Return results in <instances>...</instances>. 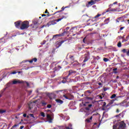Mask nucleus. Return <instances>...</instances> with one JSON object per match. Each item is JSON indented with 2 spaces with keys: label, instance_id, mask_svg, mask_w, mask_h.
I'll return each instance as SVG.
<instances>
[{
  "label": "nucleus",
  "instance_id": "nucleus-35",
  "mask_svg": "<svg viewBox=\"0 0 129 129\" xmlns=\"http://www.w3.org/2000/svg\"><path fill=\"white\" fill-rule=\"evenodd\" d=\"M100 16H101V15L100 14H98L97 15H96L94 17L95 19H96L97 18H99V17H100Z\"/></svg>",
  "mask_w": 129,
  "mask_h": 129
},
{
  "label": "nucleus",
  "instance_id": "nucleus-3",
  "mask_svg": "<svg viewBox=\"0 0 129 129\" xmlns=\"http://www.w3.org/2000/svg\"><path fill=\"white\" fill-rule=\"evenodd\" d=\"M67 17L62 16V17H61L60 18L49 21L47 23V25L48 26V27H50V26H52L53 25H56V24H57L56 22H60V21H62L63 19H67Z\"/></svg>",
  "mask_w": 129,
  "mask_h": 129
},
{
  "label": "nucleus",
  "instance_id": "nucleus-6",
  "mask_svg": "<svg viewBox=\"0 0 129 129\" xmlns=\"http://www.w3.org/2000/svg\"><path fill=\"white\" fill-rule=\"evenodd\" d=\"M66 34H67V31H64L63 32L59 34H56L53 36L52 40H56V39H59L61 37H63Z\"/></svg>",
  "mask_w": 129,
  "mask_h": 129
},
{
  "label": "nucleus",
  "instance_id": "nucleus-25",
  "mask_svg": "<svg viewBox=\"0 0 129 129\" xmlns=\"http://www.w3.org/2000/svg\"><path fill=\"white\" fill-rule=\"evenodd\" d=\"M68 97L69 98H72L71 100H73V99H74V96L70 94V95H68Z\"/></svg>",
  "mask_w": 129,
  "mask_h": 129
},
{
  "label": "nucleus",
  "instance_id": "nucleus-64",
  "mask_svg": "<svg viewBox=\"0 0 129 129\" xmlns=\"http://www.w3.org/2000/svg\"><path fill=\"white\" fill-rule=\"evenodd\" d=\"M24 126H20V129H23V128H24Z\"/></svg>",
  "mask_w": 129,
  "mask_h": 129
},
{
  "label": "nucleus",
  "instance_id": "nucleus-53",
  "mask_svg": "<svg viewBox=\"0 0 129 129\" xmlns=\"http://www.w3.org/2000/svg\"><path fill=\"white\" fill-rule=\"evenodd\" d=\"M33 24H34V25H37V24H38V22H37V21H34V22H33Z\"/></svg>",
  "mask_w": 129,
  "mask_h": 129
},
{
  "label": "nucleus",
  "instance_id": "nucleus-41",
  "mask_svg": "<svg viewBox=\"0 0 129 129\" xmlns=\"http://www.w3.org/2000/svg\"><path fill=\"white\" fill-rule=\"evenodd\" d=\"M66 8H68V7H62L61 8V10H60V11H61V12H63V11H64V10H65V9H66Z\"/></svg>",
  "mask_w": 129,
  "mask_h": 129
},
{
  "label": "nucleus",
  "instance_id": "nucleus-27",
  "mask_svg": "<svg viewBox=\"0 0 129 129\" xmlns=\"http://www.w3.org/2000/svg\"><path fill=\"white\" fill-rule=\"evenodd\" d=\"M117 46L118 48H120V47H121V42L120 41H119Z\"/></svg>",
  "mask_w": 129,
  "mask_h": 129
},
{
  "label": "nucleus",
  "instance_id": "nucleus-9",
  "mask_svg": "<svg viewBox=\"0 0 129 129\" xmlns=\"http://www.w3.org/2000/svg\"><path fill=\"white\" fill-rule=\"evenodd\" d=\"M92 92H93L90 90H87L85 92L84 95L85 96H90V94H91Z\"/></svg>",
  "mask_w": 129,
  "mask_h": 129
},
{
  "label": "nucleus",
  "instance_id": "nucleus-31",
  "mask_svg": "<svg viewBox=\"0 0 129 129\" xmlns=\"http://www.w3.org/2000/svg\"><path fill=\"white\" fill-rule=\"evenodd\" d=\"M67 82V80L65 79H63V80L61 81V83L65 84Z\"/></svg>",
  "mask_w": 129,
  "mask_h": 129
},
{
  "label": "nucleus",
  "instance_id": "nucleus-57",
  "mask_svg": "<svg viewBox=\"0 0 129 129\" xmlns=\"http://www.w3.org/2000/svg\"><path fill=\"white\" fill-rule=\"evenodd\" d=\"M69 126L70 127H72V124L69 123Z\"/></svg>",
  "mask_w": 129,
  "mask_h": 129
},
{
  "label": "nucleus",
  "instance_id": "nucleus-52",
  "mask_svg": "<svg viewBox=\"0 0 129 129\" xmlns=\"http://www.w3.org/2000/svg\"><path fill=\"white\" fill-rule=\"evenodd\" d=\"M11 74H17V72L14 71V72L11 73Z\"/></svg>",
  "mask_w": 129,
  "mask_h": 129
},
{
  "label": "nucleus",
  "instance_id": "nucleus-47",
  "mask_svg": "<svg viewBox=\"0 0 129 129\" xmlns=\"http://www.w3.org/2000/svg\"><path fill=\"white\" fill-rule=\"evenodd\" d=\"M108 88H103V90L104 91H106V90H108Z\"/></svg>",
  "mask_w": 129,
  "mask_h": 129
},
{
  "label": "nucleus",
  "instance_id": "nucleus-29",
  "mask_svg": "<svg viewBox=\"0 0 129 129\" xmlns=\"http://www.w3.org/2000/svg\"><path fill=\"white\" fill-rule=\"evenodd\" d=\"M7 111L6 110H0V113L3 114V113H5Z\"/></svg>",
  "mask_w": 129,
  "mask_h": 129
},
{
  "label": "nucleus",
  "instance_id": "nucleus-12",
  "mask_svg": "<svg viewBox=\"0 0 129 129\" xmlns=\"http://www.w3.org/2000/svg\"><path fill=\"white\" fill-rule=\"evenodd\" d=\"M96 1L98 0H91V2H89L88 3V6H93L96 4Z\"/></svg>",
  "mask_w": 129,
  "mask_h": 129
},
{
  "label": "nucleus",
  "instance_id": "nucleus-1",
  "mask_svg": "<svg viewBox=\"0 0 129 129\" xmlns=\"http://www.w3.org/2000/svg\"><path fill=\"white\" fill-rule=\"evenodd\" d=\"M114 5H117V2H115L113 4L109 5L108 6L109 8L103 13V15L109 12H122V11L125 9V6H124V5L121 6L122 9H120V8H114Z\"/></svg>",
  "mask_w": 129,
  "mask_h": 129
},
{
  "label": "nucleus",
  "instance_id": "nucleus-54",
  "mask_svg": "<svg viewBox=\"0 0 129 129\" xmlns=\"http://www.w3.org/2000/svg\"><path fill=\"white\" fill-rule=\"evenodd\" d=\"M103 97H104V96H103V97H102V96H101V95H100V96H99V98H100V99H102V98H103Z\"/></svg>",
  "mask_w": 129,
  "mask_h": 129
},
{
  "label": "nucleus",
  "instance_id": "nucleus-19",
  "mask_svg": "<svg viewBox=\"0 0 129 129\" xmlns=\"http://www.w3.org/2000/svg\"><path fill=\"white\" fill-rule=\"evenodd\" d=\"M55 71H57V70H60V69H62V67L60 66H57L54 68Z\"/></svg>",
  "mask_w": 129,
  "mask_h": 129
},
{
  "label": "nucleus",
  "instance_id": "nucleus-39",
  "mask_svg": "<svg viewBox=\"0 0 129 129\" xmlns=\"http://www.w3.org/2000/svg\"><path fill=\"white\" fill-rule=\"evenodd\" d=\"M69 77V75L66 76L65 77L62 78V79H66V80H67L68 79V78Z\"/></svg>",
  "mask_w": 129,
  "mask_h": 129
},
{
  "label": "nucleus",
  "instance_id": "nucleus-13",
  "mask_svg": "<svg viewBox=\"0 0 129 129\" xmlns=\"http://www.w3.org/2000/svg\"><path fill=\"white\" fill-rule=\"evenodd\" d=\"M76 73V71H74L72 70L69 71V76H73V75Z\"/></svg>",
  "mask_w": 129,
  "mask_h": 129
},
{
  "label": "nucleus",
  "instance_id": "nucleus-56",
  "mask_svg": "<svg viewBox=\"0 0 129 129\" xmlns=\"http://www.w3.org/2000/svg\"><path fill=\"white\" fill-rule=\"evenodd\" d=\"M124 27H120V31H121V30H123V29H124Z\"/></svg>",
  "mask_w": 129,
  "mask_h": 129
},
{
  "label": "nucleus",
  "instance_id": "nucleus-18",
  "mask_svg": "<svg viewBox=\"0 0 129 129\" xmlns=\"http://www.w3.org/2000/svg\"><path fill=\"white\" fill-rule=\"evenodd\" d=\"M92 119V116H91V117H90V118H87V119L85 120V121H86V122L89 123V122H91Z\"/></svg>",
  "mask_w": 129,
  "mask_h": 129
},
{
  "label": "nucleus",
  "instance_id": "nucleus-4",
  "mask_svg": "<svg viewBox=\"0 0 129 129\" xmlns=\"http://www.w3.org/2000/svg\"><path fill=\"white\" fill-rule=\"evenodd\" d=\"M30 27V23L28 21H25L21 23V30H27Z\"/></svg>",
  "mask_w": 129,
  "mask_h": 129
},
{
  "label": "nucleus",
  "instance_id": "nucleus-59",
  "mask_svg": "<svg viewBox=\"0 0 129 129\" xmlns=\"http://www.w3.org/2000/svg\"><path fill=\"white\" fill-rule=\"evenodd\" d=\"M26 83L27 84V86L28 87L30 86V84H29V83H28V82H26Z\"/></svg>",
  "mask_w": 129,
  "mask_h": 129
},
{
  "label": "nucleus",
  "instance_id": "nucleus-40",
  "mask_svg": "<svg viewBox=\"0 0 129 129\" xmlns=\"http://www.w3.org/2000/svg\"><path fill=\"white\" fill-rule=\"evenodd\" d=\"M46 44V40H43V42L41 43V45H45Z\"/></svg>",
  "mask_w": 129,
  "mask_h": 129
},
{
  "label": "nucleus",
  "instance_id": "nucleus-16",
  "mask_svg": "<svg viewBox=\"0 0 129 129\" xmlns=\"http://www.w3.org/2000/svg\"><path fill=\"white\" fill-rule=\"evenodd\" d=\"M12 83L13 84H18L22 83V82H21L20 80H14L13 81Z\"/></svg>",
  "mask_w": 129,
  "mask_h": 129
},
{
  "label": "nucleus",
  "instance_id": "nucleus-42",
  "mask_svg": "<svg viewBox=\"0 0 129 129\" xmlns=\"http://www.w3.org/2000/svg\"><path fill=\"white\" fill-rule=\"evenodd\" d=\"M61 12H62V11H61V10L56 11L54 13H53V15H56V14H57V13H61Z\"/></svg>",
  "mask_w": 129,
  "mask_h": 129
},
{
  "label": "nucleus",
  "instance_id": "nucleus-61",
  "mask_svg": "<svg viewBox=\"0 0 129 129\" xmlns=\"http://www.w3.org/2000/svg\"><path fill=\"white\" fill-rule=\"evenodd\" d=\"M117 70V68H114L113 69V71H116Z\"/></svg>",
  "mask_w": 129,
  "mask_h": 129
},
{
  "label": "nucleus",
  "instance_id": "nucleus-50",
  "mask_svg": "<svg viewBox=\"0 0 129 129\" xmlns=\"http://www.w3.org/2000/svg\"><path fill=\"white\" fill-rule=\"evenodd\" d=\"M46 16L47 17H51V16H54V15H53V14H47V15H46Z\"/></svg>",
  "mask_w": 129,
  "mask_h": 129
},
{
  "label": "nucleus",
  "instance_id": "nucleus-55",
  "mask_svg": "<svg viewBox=\"0 0 129 129\" xmlns=\"http://www.w3.org/2000/svg\"><path fill=\"white\" fill-rule=\"evenodd\" d=\"M48 13V10L46 9L45 11L44 12V13H43V14H47Z\"/></svg>",
  "mask_w": 129,
  "mask_h": 129
},
{
  "label": "nucleus",
  "instance_id": "nucleus-20",
  "mask_svg": "<svg viewBox=\"0 0 129 129\" xmlns=\"http://www.w3.org/2000/svg\"><path fill=\"white\" fill-rule=\"evenodd\" d=\"M56 102H57L59 104H62L63 103V101L60 99H56L55 100Z\"/></svg>",
  "mask_w": 129,
  "mask_h": 129
},
{
  "label": "nucleus",
  "instance_id": "nucleus-2",
  "mask_svg": "<svg viewBox=\"0 0 129 129\" xmlns=\"http://www.w3.org/2000/svg\"><path fill=\"white\" fill-rule=\"evenodd\" d=\"M126 124L123 121L120 122L116 123L115 125L113 126V129H124L125 128Z\"/></svg>",
  "mask_w": 129,
  "mask_h": 129
},
{
  "label": "nucleus",
  "instance_id": "nucleus-58",
  "mask_svg": "<svg viewBox=\"0 0 129 129\" xmlns=\"http://www.w3.org/2000/svg\"><path fill=\"white\" fill-rule=\"evenodd\" d=\"M23 116H24V117H27V114L26 113H24L23 114Z\"/></svg>",
  "mask_w": 129,
  "mask_h": 129
},
{
  "label": "nucleus",
  "instance_id": "nucleus-38",
  "mask_svg": "<svg viewBox=\"0 0 129 129\" xmlns=\"http://www.w3.org/2000/svg\"><path fill=\"white\" fill-rule=\"evenodd\" d=\"M78 65H80V63H79V62H77L76 63H74V64H73V66H78Z\"/></svg>",
  "mask_w": 129,
  "mask_h": 129
},
{
  "label": "nucleus",
  "instance_id": "nucleus-45",
  "mask_svg": "<svg viewBox=\"0 0 129 129\" xmlns=\"http://www.w3.org/2000/svg\"><path fill=\"white\" fill-rule=\"evenodd\" d=\"M122 52H123V53H126V49H122Z\"/></svg>",
  "mask_w": 129,
  "mask_h": 129
},
{
  "label": "nucleus",
  "instance_id": "nucleus-46",
  "mask_svg": "<svg viewBox=\"0 0 129 129\" xmlns=\"http://www.w3.org/2000/svg\"><path fill=\"white\" fill-rule=\"evenodd\" d=\"M98 84L99 85L100 87H102V83H98Z\"/></svg>",
  "mask_w": 129,
  "mask_h": 129
},
{
  "label": "nucleus",
  "instance_id": "nucleus-21",
  "mask_svg": "<svg viewBox=\"0 0 129 129\" xmlns=\"http://www.w3.org/2000/svg\"><path fill=\"white\" fill-rule=\"evenodd\" d=\"M85 99L87 100H91V101H92L93 100V98L90 97H88V96H86Z\"/></svg>",
  "mask_w": 129,
  "mask_h": 129
},
{
  "label": "nucleus",
  "instance_id": "nucleus-44",
  "mask_svg": "<svg viewBox=\"0 0 129 129\" xmlns=\"http://www.w3.org/2000/svg\"><path fill=\"white\" fill-rule=\"evenodd\" d=\"M52 107V105L51 104L47 105V108H51Z\"/></svg>",
  "mask_w": 129,
  "mask_h": 129
},
{
  "label": "nucleus",
  "instance_id": "nucleus-36",
  "mask_svg": "<svg viewBox=\"0 0 129 129\" xmlns=\"http://www.w3.org/2000/svg\"><path fill=\"white\" fill-rule=\"evenodd\" d=\"M102 106L103 107H104V106H106V102H102Z\"/></svg>",
  "mask_w": 129,
  "mask_h": 129
},
{
  "label": "nucleus",
  "instance_id": "nucleus-49",
  "mask_svg": "<svg viewBox=\"0 0 129 129\" xmlns=\"http://www.w3.org/2000/svg\"><path fill=\"white\" fill-rule=\"evenodd\" d=\"M56 51V48H53L52 51V53H55V51Z\"/></svg>",
  "mask_w": 129,
  "mask_h": 129
},
{
  "label": "nucleus",
  "instance_id": "nucleus-17",
  "mask_svg": "<svg viewBox=\"0 0 129 129\" xmlns=\"http://www.w3.org/2000/svg\"><path fill=\"white\" fill-rule=\"evenodd\" d=\"M38 59L37 58H32L31 60H29V63H33V62H37Z\"/></svg>",
  "mask_w": 129,
  "mask_h": 129
},
{
  "label": "nucleus",
  "instance_id": "nucleus-48",
  "mask_svg": "<svg viewBox=\"0 0 129 129\" xmlns=\"http://www.w3.org/2000/svg\"><path fill=\"white\" fill-rule=\"evenodd\" d=\"M110 105H111L110 103H109L108 104H107V105L106 106V107H108V106H110Z\"/></svg>",
  "mask_w": 129,
  "mask_h": 129
},
{
  "label": "nucleus",
  "instance_id": "nucleus-60",
  "mask_svg": "<svg viewBox=\"0 0 129 129\" xmlns=\"http://www.w3.org/2000/svg\"><path fill=\"white\" fill-rule=\"evenodd\" d=\"M116 112H117V113H118V112H119V109H117L116 110Z\"/></svg>",
  "mask_w": 129,
  "mask_h": 129
},
{
  "label": "nucleus",
  "instance_id": "nucleus-34",
  "mask_svg": "<svg viewBox=\"0 0 129 129\" xmlns=\"http://www.w3.org/2000/svg\"><path fill=\"white\" fill-rule=\"evenodd\" d=\"M114 102V100L112 99V100H111V101L109 102V103L111 105H112V104H113Z\"/></svg>",
  "mask_w": 129,
  "mask_h": 129
},
{
  "label": "nucleus",
  "instance_id": "nucleus-51",
  "mask_svg": "<svg viewBox=\"0 0 129 129\" xmlns=\"http://www.w3.org/2000/svg\"><path fill=\"white\" fill-rule=\"evenodd\" d=\"M66 129H73L72 127H70L69 126H66Z\"/></svg>",
  "mask_w": 129,
  "mask_h": 129
},
{
  "label": "nucleus",
  "instance_id": "nucleus-14",
  "mask_svg": "<svg viewBox=\"0 0 129 129\" xmlns=\"http://www.w3.org/2000/svg\"><path fill=\"white\" fill-rule=\"evenodd\" d=\"M123 115H124V114H123V112H122L120 114L116 115L115 116V117H119V118H123Z\"/></svg>",
  "mask_w": 129,
  "mask_h": 129
},
{
  "label": "nucleus",
  "instance_id": "nucleus-10",
  "mask_svg": "<svg viewBox=\"0 0 129 129\" xmlns=\"http://www.w3.org/2000/svg\"><path fill=\"white\" fill-rule=\"evenodd\" d=\"M21 24H22V21H21L15 22V27L19 29V28H20V26H21Z\"/></svg>",
  "mask_w": 129,
  "mask_h": 129
},
{
  "label": "nucleus",
  "instance_id": "nucleus-24",
  "mask_svg": "<svg viewBox=\"0 0 129 129\" xmlns=\"http://www.w3.org/2000/svg\"><path fill=\"white\" fill-rule=\"evenodd\" d=\"M41 104H42V106H45V105H47V103L44 101H41Z\"/></svg>",
  "mask_w": 129,
  "mask_h": 129
},
{
  "label": "nucleus",
  "instance_id": "nucleus-26",
  "mask_svg": "<svg viewBox=\"0 0 129 129\" xmlns=\"http://www.w3.org/2000/svg\"><path fill=\"white\" fill-rule=\"evenodd\" d=\"M115 97H116V95L115 94H114L110 96L111 99H113V98H115Z\"/></svg>",
  "mask_w": 129,
  "mask_h": 129
},
{
  "label": "nucleus",
  "instance_id": "nucleus-23",
  "mask_svg": "<svg viewBox=\"0 0 129 129\" xmlns=\"http://www.w3.org/2000/svg\"><path fill=\"white\" fill-rule=\"evenodd\" d=\"M63 96L66 99H68L69 100H71L72 99V98H69L68 95H63Z\"/></svg>",
  "mask_w": 129,
  "mask_h": 129
},
{
  "label": "nucleus",
  "instance_id": "nucleus-62",
  "mask_svg": "<svg viewBox=\"0 0 129 129\" xmlns=\"http://www.w3.org/2000/svg\"><path fill=\"white\" fill-rule=\"evenodd\" d=\"M41 17H47V15L42 14V15H41Z\"/></svg>",
  "mask_w": 129,
  "mask_h": 129
},
{
  "label": "nucleus",
  "instance_id": "nucleus-15",
  "mask_svg": "<svg viewBox=\"0 0 129 129\" xmlns=\"http://www.w3.org/2000/svg\"><path fill=\"white\" fill-rule=\"evenodd\" d=\"M46 117H47V119L49 120V122H52V120H53V119H52V117H51L50 114H47L46 115Z\"/></svg>",
  "mask_w": 129,
  "mask_h": 129
},
{
  "label": "nucleus",
  "instance_id": "nucleus-32",
  "mask_svg": "<svg viewBox=\"0 0 129 129\" xmlns=\"http://www.w3.org/2000/svg\"><path fill=\"white\" fill-rule=\"evenodd\" d=\"M29 115L31 117H33L34 119H36V117L34 116V114H30Z\"/></svg>",
  "mask_w": 129,
  "mask_h": 129
},
{
  "label": "nucleus",
  "instance_id": "nucleus-43",
  "mask_svg": "<svg viewBox=\"0 0 129 129\" xmlns=\"http://www.w3.org/2000/svg\"><path fill=\"white\" fill-rule=\"evenodd\" d=\"M41 116H42L43 117H45V113H44V112H41Z\"/></svg>",
  "mask_w": 129,
  "mask_h": 129
},
{
  "label": "nucleus",
  "instance_id": "nucleus-22",
  "mask_svg": "<svg viewBox=\"0 0 129 129\" xmlns=\"http://www.w3.org/2000/svg\"><path fill=\"white\" fill-rule=\"evenodd\" d=\"M6 43V41H5V39H0V45H3V44H5Z\"/></svg>",
  "mask_w": 129,
  "mask_h": 129
},
{
  "label": "nucleus",
  "instance_id": "nucleus-37",
  "mask_svg": "<svg viewBox=\"0 0 129 129\" xmlns=\"http://www.w3.org/2000/svg\"><path fill=\"white\" fill-rule=\"evenodd\" d=\"M18 124H15V125H14L11 127V129H14V127H16V126H18Z\"/></svg>",
  "mask_w": 129,
  "mask_h": 129
},
{
  "label": "nucleus",
  "instance_id": "nucleus-7",
  "mask_svg": "<svg viewBox=\"0 0 129 129\" xmlns=\"http://www.w3.org/2000/svg\"><path fill=\"white\" fill-rule=\"evenodd\" d=\"M89 103H90V102L87 101L83 104L84 106H87L85 108L86 110H90L91 108L92 107V104H89Z\"/></svg>",
  "mask_w": 129,
  "mask_h": 129
},
{
  "label": "nucleus",
  "instance_id": "nucleus-11",
  "mask_svg": "<svg viewBox=\"0 0 129 129\" xmlns=\"http://www.w3.org/2000/svg\"><path fill=\"white\" fill-rule=\"evenodd\" d=\"M116 22L117 23H119V22H120L121 23H122V22H124V19H123V17H121L117 18L116 20Z\"/></svg>",
  "mask_w": 129,
  "mask_h": 129
},
{
  "label": "nucleus",
  "instance_id": "nucleus-8",
  "mask_svg": "<svg viewBox=\"0 0 129 129\" xmlns=\"http://www.w3.org/2000/svg\"><path fill=\"white\" fill-rule=\"evenodd\" d=\"M64 42H66V40H62L60 42H57L56 44V49H58L59 47H60V46L62 45L63 43H64Z\"/></svg>",
  "mask_w": 129,
  "mask_h": 129
},
{
  "label": "nucleus",
  "instance_id": "nucleus-33",
  "mask_svg": "<svg viewBox=\"0 0 129 129\" xmlns=\"http://www.w3.org/2000/svg\"><path fill=\"white\" fill-rule=\"evenodd\" d=\"M109 60V59H108V58H106V57H104V58H103V61H104V62H107V61H108Z\"/></svg>",
  "mask_w": 129,
  "mask_h": 129
},
{
  "label": "nucleus",
  "instance_id": "nucleus-63",
  "mask_svg": "<svg viewBox=\"0 0 129 129\" xmlns=\"http://www.w3.org/2000/svg\"><path fill=\"white\" fill-rule=\"evenodd\" d=\"M69 29H70V27H67L66 28V31H68V30H69Z\"/></svg>",
  "mask_w": 129,
  "mask_h": 129
},
{
  "label": "nucleus",
  "instance_id": "nucleus-28",
  "mask_svg": "<svg viewBox=\"0 0 129 129\" xmlns=\"http://www.w3.org/2000/svg\"><path fill=\"white\" fill-rule=\"evenodd\" d=\"M109 18L106 19L104 20V22L106 23V24H108V23H109Z\"/></svg>",
  "mask_w": 129,
  "mask_h": 129
},
{
  "label": "nucleus",
  "instance_id": "nucleus-30",
  "mask_svg": "<svg viewBox=\"0 0 129 129\" xmlns=\"http://www.w3.org/2000/svg\"><path fill=\"white\" fill-rule=\"evenodd\" d=\"M70 58L71 59L72 61H74V56L73 55H70Z\"/></svg>",
  "mask_w": 129,
  "mask_h": 129
},
{
  "label": "nucleus",
  "instance_id": "nucleus-5",
  "mask_svg": "<svg viewBox=\"0 0 129 129\" xmlns=\"http://www.w3.org/2000/svg\"><path fill=\"white\" fill-rule=\"evenodd\" d=\"M83 63L87 62L89 59H90V52L88 51H86V53L84 55Z\"/></svg>",
  "mask_w": 129,
  "mask_h": 129
}]
</instances>
